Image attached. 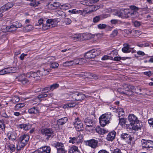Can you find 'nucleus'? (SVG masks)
<instances>
[{
    "mask_svg": "<svg viewBox=\"0 0 153 153\" xmlns=\"http://www.w3.org/2000/svg\"><path fill=\"white\" fill-rule=\"evenodd\" d=\"M55 145L57 150L60 149L64 147L63 144L62 143L57 142L55 144Z\"/></svg>",
    "mask_w": 153,
    "mask_h": 153,
    "instance_id": "nucleus-45",
    "label": "nucleus"
},
{
    "mask_svg": "<svg viewBox=\"0 0 153 153\" xmlns=\"http://www.w3.org/2000/svg\"><path fill=\"white\" fill-rule=\"evenodd\" d=\"M48 96V95L45 93H42V94L39 95L38 96V99H40L45 98Z\"/></svg>",
    "mask_w": 153,
    "mask_h": 153,
    "instance_id": "nucleus-54",
    "label": "nucleus"
},
{
    "mask_svg": "<svg viewBox=\"0 0 153 153\" xmlns=\"http://www.w3.org/2000/svg\"><path fill=\"white\" fill-rule=\"evenodd\" d=\"M71 21L70 19L66 18L64 20V22L65 24L69 25L71 23Z\"/></svg>",
    "mask_w": 153,
    "mask_h": 153,
    "instance_id": "nucleus-60",
    "label": "nucleus"
},
{
    "mask_svg": "<svg viewBox=\"0 0 153 153\" xmlns=\"http://www.w3.org/2000/svg\"><path fill=\"white\" fill-rule=\"evenodd\" d=\"M12 68H7L0 71V75H3L7 74L13 73Z\"/></svg>",
    "mask_w": 153,
    "mask_h": 153,
    "instance_id": "nucleus-14",
    "label": "nucleus"
},
{
    "mask_svg": "<svg viewBox=\"0 0 153 153\" xmlns=\"http://www.w3.org/2000/svg\"><path fill=\"white\" fill-rule=\"evenodd\" d=\"M33 29V26L30 25L26 26L24 28L23 30L25 32L30 31Z\"/></svg>",
    "mask_w": 153,
    "mask_h": 153,
    "instance_id": "nucleus-29",
    "label": "nucleus"
},
{
    "mask_svg": "<svg viewBox=\"0 0 153 153\" xmlns=\"http://www.w3.org/2000/svg\"><path fill=\"white\" fill-rule=\"evenodd\" d=\"M121 137L122 138L126 140L128 142H130L132 140V137L128 134L123 133L121 134Z\"/></svg>",
    "mask_w": 153,
    "mask_h": 153,
    "instance_id": "nucleus-15",
    "label": "nucleus"
},
{
    "mask_svg": "<svg viewBox=\"0 0 153 153\" xmlns=\"http://www.w3.org/2000/svg\"><path fill=\"white\" fill-rule=\"evenodd\" d=\"M39 4V1L36 0L32 2H31L30 3V5L31 6L36 7Z\"/></svg>",
    "mask_w": 153,
    "mask_h": 153,
    "instance_id": "nucleus-48",
    "label": "nucleus"
},
{
    "mask_svg": "<svg viewBox=\"0 0 153 153\" xmlns=\"http://www.w3.org/2000/svg\"><path fill=\"white\" fill-rule=\"evenodd\" d=\"M41 132L42 134L47 136V139H48L49 137H52L53 136L52 130L51 128H44L42 129Z\"/></svg>",
    "mask_w": 153,
    "mask_h": 153,
    "instance_id": "nucleus-7",
    "label": "nucleus"
},
{
    "mask_svg": "<svg viewBox=\"0 0 153 153\" xmlns=\"http://www.w3.org/2000/svg\"><path fill=\"white\" fill-rule=\"evenodd\" d=\"M6 30L5 31L11 32L15 31L16 30V28L14 27L13 25H11L10 26H8L6 27Z\"/></svg>",
    "mask_w": 153,
    "mask_h": 153,
    "instance_id": "nucleus-30",
    "label": "nucleus"
},
{
    "mask_svg": "<svg viewBox=\"0 0 153 153\" xmlns=\"http://www.w3.org/2000/svg\"><path fill=\"white\" fill-rule=\"evenodd\" d=\"M59 86V84L57 83L53 84L50 86V90L51 91H53L54 89L58 88Z\"/></svg>",
    "mask_w": 153,
    "mask_h": 153,
    "instance_id": "nucleus-46",
    "label": "nucleus"
},
{
    "mask_svg": "<svg viewBox=\"0 0 153 153\" xmlns=\"http://www.w3.org/2000/svg\"><path fill=\"white\" fill-rule=\"evenodd\" d=\"M118 33V30L117 29H115L110 34V36L111 38H114L117 36Z\"/></svg>",
    "mask_w": 153,
    "mask_h": 153,
    "instance_id": "nucleus-38",
    "label": "nucleus"
},
{
    "mask_svg": "<svg viewBox=\"0 0 153 153\" xmlns=\"http://www.w3.org/2000/svg\"><path fill=\"white\" fill-rule=\"evenodd\" d=\"M29 139V135L27 134H24L20 137L19 141L20 143L19 145L17 146V150H19L20 149L23 148L27 143Z\"/></svg>",
    "mask_w": 153,
    "mask_h": 153,
    "instance_id": "nucleus-2",
    "label": "nucleus"
},
{
    "mask_svg": "<svg viewBox=\"0 0 153 153\" xmlns=\"http://www.w3.org/2000/svg\"><path fill=\"white\" fill-rule=\"evenodd\" d=\"M123 16L126 18H128L130 17L131 13V11H130L126 9L123 10Z\"/></svg>",
    "mask_w": 153,
    "mask_h": 153,
    "instance_id": "nucleus-28",
    "label": "nucleus"
},
{
    "mask_svg": "<svg viewBox=\"0 0 153 153\" xmlns=\"http://www.w3.org/2000/svg\"><path fill=\"white\" fill-rule=\"evenodd\" d=\"M70 153H80L78 147L76 146L71 147L69 149Z\"/></svg>",
    "mask_w": 153,
    "mask_h": 153,
    "instance_id": "nucleus-27",
    "label": "nucleus"
},
{
    "mask_svg": "<svg viewBox=\"0 0 153 153\" xmlns=\"http://www.w3.org/2000/svg\"><path fill=\"white\" fill-rule=\"evenodd\" d=\"M67 152L65 150V147L57 150V153H65Z\"/></svg>",
    "mask_w": 153,
    "mask_h": 153,
    "instance_id": "nucleus-62",
    "label": "nucleus"
},
{
    "mask_svg": "<svg viewBox=\"0 0 153 153\" xmlns=\"http://www.w3.org/2000/svg\"><path fill=\"white\" fill-rule=\"evenodd\" d=\"M49 6L51 10H54L56 9L58 7L60 8V4L59 2H54L49 5Z\"/></svg>",
    "mask_w": 153,
    "mask_h": 153,
    "instance_id": "nucleus-24",
    "label": "nucleus"
},
{
    "mask_svg": "<svg viewBox=\"0 0 153 153\" xmlns=\"http://www.w3.org/2000/svg\"><path fill=\"white\" fill-rule=\"evenodd\" d=\"M78 95H79V92H73L69 95V99L72 101H76Z\"/></svg>",
    "mask_w": 153,
    "mask_h": 153,
    "instance_id": "nucleus-20",
    "label": "nucleus"
},
{
    "mask_svg": "<svg viewBox=\"0 0 153 153\" xmlns=\"http://www.w3.org/2000/svg\"><path fill=\"white\" fill-rule=\"evenodd\" d=\"M130 8L131 10V11H136L138 10L139 9V8L134 6V5H131L130 6Z\"/></svg>",
    "mask_w": 153,
    "mask_h": 153,
    "instance_id": "nucleus-59",
    "label": "nucleus"
},
{
    "mask_svg": "<svg viewBox=\"0 0 153 153\" xmlns=\"http://www.w3.org/2000/svg\"><path fill=\"white\" fill-rule=\"evenodd\" d=\"M131 15L130 17H131L132 18L136 17L138 16L139 14L138 12L136 11H131Z\"/></svg>",
    "mask_w": 153,
    "mask_h": 153,
    "instance_id": "nucleus-47",
    "label": "nucleus"
},
{
    "mask_svg": "<svg viewBox=\"0 0 153 153\" xmlns=\"http://www.w3.org/2000/svg\"><path fill=\"white\" fill-rule=\"evenodd\" d=\"M99 8V6L95 5H93L89 7V11L90 12L95 11Z\"/></svg>",
    "mask_w": 153,
    "mask_h": 153,
    "instance_id": "nucleus-44",
    "label": "nucleus"
},
{
    "mask_svg": "<svg viewBox=\"0 0 153 153\" xmlns=\"http://www.w3.org/2000/svg\"><path fill=\"white\" fill-rule=\"evenodd\" d=\"M46 22L50 25V27H55L57 25V21L54 19H49L46 21Z\"/></svg>",
    "mask_w": 153,
    "mask_h": 153,
    "instance_id": "nucleus-19",
    "label": "nucleus"
},
{
    "mask_svg": "<svg viewBox=\"0 0 153 153\" xmlns=\"http://www.w3.org/2000/svg\"><path fill=\"white\" fill-rule=\"evenodd\" d=\"M57 13L59 16L62 18L65 17V13L62 11L58 10L57 11Z\"/></svg>",
    "mask_w": 153,
    "mask_h": 153,
    "instance_id": "nucleus-57",
    "label": "nucleus"
},
{
    "mask_svg": "<svg viewBox=\"0 0 153 153\" xmlns=\"http://www.w3.org/2000/svg\"><path fill=\"white\" fill-rule=\"evenodd\" d=\"M74 126L77 131H82L84 129L83 125L79 118L75 119V122L74 123Z\"/></svg>",
    "mask_w": 153,
    "mask_h": 153,
    "instance_id": "nucleus-5",
    "label": "nucleus"
},
{
    "mask_svg": "<svg viewBox=\"0 0 153 153\" xmlns=\"http://www.w3.org/2000/svg\"><path fill=\"white\" fill-rule=\"evenodd\" d=\"M83 59L82 58L76 59H74L72 60V61L73 62V65L82 64V60Z\"/></svg>",
    "mask_w": 153,
    "mask_h": 153,
    "instance_id": "nucleus-31",
    "label": "nucleus"
},
{
    "mask_svg": "<svg viewBox=\"0 0 153 153\" xmlns=\"http://www.w3.org/2000/svg\"><path fill=\"white\" fill-rule=\"evenodd\" d=\"M5 147L10 149L11 152H14L16 149L15 145L9 142H7L6 143Z\"/></svg>",
    "mask_w": 153,
    "mask_h": 153,
    "instance_id": "nucleus-17",
    "label": "nucleus"
},
{
    "mask_svg": "<svg viewBox=\"0 0 153 153\" xmlns=\"http://www.w3.org/2000/svg\"><path fill=\"white\" fill-rule=\"evenodd\" d=\"M100 16H101V20L103 19H104L107 18L110 16V15L109 14H102L101 15H100Z\"/></svg>",
    "mask_w": 153,
    "mask_h": 153,
    "instance_id": "nucleus-64",
    "label": "nucleus"
},
{
    "mask_svg": "<svg viewBox=\"0 0 153 153\" xmlns=\"http://www.w3.org/2000/svg\"><path fill=\"white\" fill-rule=\"evenodd\" d=\"M7 136L9 140L14 141L16 140L17 137V134L15 132H9Z\"/></svg>",
    "mask_w": 153,
    "mask_h": 153,
    "instance_id": "nucleus-16",
    "label": "nucleus"
},
{
    "mask_svg": "<svg viewBox=\"0 0 153 153\" xmlns=\"http://www.w3.org/2000/svg\"><path fill=\"white\" fill-rule=\"evenodd\" d=\"M131 58L130 57H119V56H116L114 58L113 60L115 61H120V60L121 59H122L123 60H125L126 59H130Z\"/></svg>",
    "mask_w": 153,
    "mask_h": 153,
    "instance_id": "nucleus-34",
    "label": "nucleus"
},
{
    "mask_svg": "<svg viewBox=\"0 0 153 153\" xmlns=\"http://www.w3.org/2000/svg\"><path fill=\"white\" fill-rule=\"evenodd\" d=\"M45 24H43L42 27V29L43 30H45L48 29L50 27V25L46 22Z\"/></svg>",
    "mask_w": 153,
    "mask_h": 153,
    "instance_id": "nucleus-52",
    "label": "nucleus"
},
{
    "mask_svg": "<svg viewBox=\"0 0 153 153\" xmlns=\"http://www.w3.org/2000/svg\"><path fill=\"white\" fill-rule=\"evenodd\" d=\"M73 62L72 61V60L66 61L63 63V65L65 66L73 65Z\"/></svg>",
    "mask_w": 153,
    "mask_h": 153,
    "instance_id": "nucleus-51",
    "label": "nucleus"
},
{
    "mask_svg": "<svg viewBox=\"0 0 153 153\" xmlns=\"http://www.w3.org/2000/svg\"><path fill=\"white\" fill-rule=\"evenodd\" d=\"M1 128L2 130L5 129V125L4 123V121L3 120L0 121V128Z\"/></svg>",
    "mask_w": 153,
    "mask_h": 153,
    "instance_id": "nucleus-63",
    "label": "nucleus"
},
{
    "mask_svg": "<svg viewBox=\"0 0 153 153\" xmlns=\"http://www.w3.org/2000/svg\"><path fill=\"white\" fill-rule=\"evenodd\" d=\"M94 35H92V34L88 33H85L81 34V38L80 40H89Z\"/></svg>",
    "mask_w": 153,
    "mask_h": 153,
    "instance_id": "nucleus-11",
    "label": "nucleus"
},
{
    "mask_svg": "<svg viewBox=\"0 0 153 153\" xmlns=\"http://www.w3.org/2000/svg\"><path fill=\"white\" fill-rule=\"evenodd\" d=\"M41 153H50L51 148L49 146H44L40 149Z\"/></svg>",
    "mask_w": 153,
    "mask_h": 153,
    "instance_id": "nucleus-25",
    "label": "nucleus"
},
{
    "mask_svg": "<svg viewBox=\"0 0 153 153\" xmlns=\"http://www.w3.org/2000/svg\"><path fill=\"white\" fill-rule=\"evenodd\" d=\"M131 33L133 36L137 37L141 34L142 33L140 31L133 30H131Z\"/></svg>",
    "mask_w": 153,
    "mask_h": 153,
    "instance_id": "nucleus-32",
    "label": "nucleus"
},
{
    "mask_svg": "<svg viewBox=\"0 0 153 153\" xmlns=\"http://www.w3.org/2000/svg\"><path fill=\"white\" fill-rule=\"evenodd\" d=\"M100 53V50L93 49L86 53L85 57L87 59L94 58Z\"/></svg>",
    "mask_w": 153,
    "mask_h": 153,
    "instance_id": "nucleus-3",
    "label": "nucleus"
},
{
    "mask_svg": "<svg viewBox=\"0 0 153 153\" xmlns=\"http://www.w3.org/2000/svg\"><path fill=\"white\" fill-rule=\"evenodd\" d=\"M68 119L67 117H65L58 120L57 124L58 125H62L64 124L68 121Z\"/></svg>",
    "mask_w": 153,
    "mask_h": 153,
    "instance_id": "nucleus-26",
    "label": "nucleus"
},
{
    "mask_svg": "<svg viewBox=\"0 0 153 153\" xmlns=\"http://www.w3.org/2000/svg\"><path fill=\"white\" fill-rule=\"evenodd\" d=\"M85 97V95L82 93L79 92V95H78L76 101H81L84 99Z\"/></svg>",
    "mask_w": 153,
    "mask_h": 153,
    "instance_id": "nucleus-36",
    "label": "nucleus"
},
{
    "mask_svg": "<svg viewBox=\"0 0 153 153\" xmlns=\"http://www.w3.org/2000/svg\"><path fill=\"white\" fill-rule=\"evenodd\" d=\"M131 126L132 127L131 128L134 130H138L141 129V126L140 125L138 121H137L134 124L131 125ZM129 128H131V127H129Z\"/></svg>",
    "mask_w": 153,
    "mask_h": 153,
    "instance_id": "nucleus-21",
    "label": "nucleus"
},
{
    "mask_svg": "<svg viewBox=\"0 0 153 153\" xmlns=\"http://www.w3.org/2000/svg\"><path fill=\"white\" fill-rule=\"evenodd\" d=\"M84 123L86 125V129L90 131L92 130L94 127L93 125L94 122L91 119L88 118H85L84 120Z\"/></svg>",
    "mask_w": 153,
    "mask_h": 153,
    "instance_id": "nucleus-4",
    "label": "nucleus"
},
{
    "mask_svg": "<svg viewBox=\"0 0 153 153\" xmlns=\"http://www.w3.org/2000/svg\"><path fill=\"white\" fill-rule=\"evenodd\" d=\"M20 99L17 96H15L13 97L12 99L10 100V101L13 102L14 103H15L19 101Z\"/></svg>",
    "mask_w": 153,
    "mask_h": 153,
    "instance_id": "nucleus-37",
    "label": "nucleus"
},
{
    "mask_svg": "<svg viewBox=\"0 0 153 153\" xmlns=\"http://www.w3.org/2000/svg\"><path fill=\"white\" fill-rule=\"evenodd\" d=\"M116 135V133L114 132H111L107 135L106 139L109 141H112Z\"/></svg>",
    "mask_w": 153,
    "mask_h": 153,
    "instance_id": "nucleus-22",
    "label": "nucleus"
},
{
    "mask_svg": "<svg viewBox=\"0 0 153 153\" xmlns=\"http://www.w3.org/2000/svg\"><path fill=\"white\" fill-rule=\"evenodd\" d=\"M120 21L118 19H113L111 20L110 22L112 24L116 25L118 24V22Z\"/></svg>",
    "mask_w": 153,
    "mask_h": 153,
    "instance_id": "nucleus-61",
    "label": "nucleus"
},
{
    "mask_svg": "<svg viewBox=\"0 0 153 153\" xmlns=\"http://www.w3.org/2000/svg\"><path fill=\"white\" fill-rule=\"evenodd\" d=\"M28 112L30 114H37L39 113V110L37 107H33L28 109Z\"/></svg>",
    "mask_w": 153,
    "mask_h": 153,
    "instance_id": "nucleus-18",
    "label": "nucleus"
},
{
    "mask_svg": "<svg viewBox=\"0 0 153 153\" xmlns=\"http://www.w3.org/2000/svg\"><path fill=\"white\" fill-rule=\"evenodd\" d=\"M33 74L34 76V79L35 80H38L40 79V76L39 75L38 71H37L36 73L33 72Z\"/></svg>",
    "mask_w": 153,
    "mask_h": 153,
    "instance_id": "nucleus-40",
    "label": "nucleus"
},
{
    "mask_svg": "<svg viewBox=\"0 0 153 153\" xmlns=\"http://www.w3.org/2000/svg\"><path fill=\"white\" fill-rule=\"evenodd\" d=\"M96 131L98 134H103L108 132L107 130L104 129L103 128H102L100 127H97L95 128Z\"/></svg>",
    "mask_w": 153,
    "mask_h": 153,
    "instance_id": "nucleus-23",
    "label": "nucleus"
},
{
    "mask_svg": "<svg viewBox=\"0 0 153 153\" xmlns=\"http://www.w3.org/2000/svg\"><path fill=\"white\" fill-rule=\"evenodd\" d=\"M141 143L143 147L145 148H153V141L151 140L143 139L141 141Z\"/></svg>",
    "mask_w": 153,
    "mask_h": 153,
    "instance_id": "nucleus-6",
    "label": "nucleus"
},
{
    "mask_svg": "<svg viewBox=\"0 0 153 153\" xmlns=\"http://www.w3.org/2000/svg\"><path fill=\"white\" fill-rule=\"evenodd\" d=\"M13 5V3L12 2H8L5 4L3 7L4 8V10H6L12 7Z\"/></svg>",
    "mask_w": 153,
    "mask_h": 153,
    "instance_id": "nucleus-33",
    "label": "nucleus"
},
{
    "mask_svg": "<svg viewBox=\"0 0 153 153\" xmlns=\"http://www.w3.org/2000/svg\"><path fill=\"white\" fill-rule=\"evenodd\" d=\"M119 124L123 127H129V124H128L126 121V120L123 118H119Z\"/></svg>",
    "mask_w": 153,
    "mask_h": 153,
    "instance_id": "nucleus-13",
    "label": "nucleus"
},
{
    "mask_svg": "<svg viewBox=\"0 0 153 153\" xmlns=\"http://www.w3.org/2000/svg\"><path fill=\"white\" fill-rule=\"evenodd\" d=\"M19 81L21 82L23 84H26L28 83L29 82V81L27 79L24 78L23 79H21L20 78V77H19Z\"/></svg>",
    "mask_w": 153,
    "mask_h": 153,
    "instance_id": "nucleus-56",
    "label": "nucleus"
},
{
    "mask_svg": "<svg viewBox=\"0 0 153 153\" xmlns=\"http://www.w3.org/2000/svg\"><path fill=\"white\" fill-rule=\"evenodd\" d=\"M19 127L21 128H23L25 130H27L30 128L29 125L24 124L20 125Z\"/></svg>",
    "mask_w": 153,
    "mask_h": 153,
    "instance_id": "nucleus-41",
    "label": "nucleus"
},
{
    "mask_svg": "<svg viewBox=\"0 0 153 153\" xmlns=\"http://www.w3.org/2000/svg\"><path fill=\"white\" fill-rule=\"evenodd\" d=\"M25 105V104L24 103H19L16 105L15 106V108L16 110H19L23 107Z\"/></svg>",
    "mask_w": 153,
    "mask_h": 153,
    "instance_id": "nucleus-35",
    "label": "nucleus"
},
{
    "mask_svg": "<svg viewBox=\"0 0 153 153\" xmlns=\"http://www.w3.org/2000/svg\"><path fill=\"white\" fill-rule=\"evenodd\" d=\"M72 38L73 40L76 41L77 39L80 40L81 38V34H75L72 36Z\"/></svg>",
    "mask_w": 153,
    "mask_h": 153,
    "instance_id": "nucleus-43",
    "label": "nucleus"
},
{
    "mask_svg": "<svg viewBox=\"0 0 153 153\" xmlns=\"http://www.w3.org/2000/svg\"><path fill=\"white\" fill-rule=\"evenodd\" d=\"M111 117V113H107L102 115L99 118L100 123L101 125L104 127L109 123Z\"/></svg>",
    "mask_w": 153,
    "mask_h": 153,
    "instance_id": "nucleus-1",
    "label": "nucleus"
},
{
    "mask_svg": "<svg viewBox=\"0 0 153 153\" xmlns=\"http://www.w3.org/2000/svg\"><path fill=\"white\" fill-rule=\"evenodd\" d=\"M86 144L92 148H95L97 146L98 141L95 139H92L87 141Z\"/></svg>",
    "mask_w": 153,
    "mask_h": 153,
    "instance_id": "nucleus-9",
    "label": "nucleus"
},
{
    "mask_svg": "<svg viewBox=\"0 0 153 153\" xmlns=\"http://www.w3.org/2000/svg\"><path fill=\"white\" fill-rule=\"evenodd\" d=\"M101 16L100 15L96 16L93 19V22L94 23H97L101 20Z\"/></svg>",
    "mask_w": 153,
    "mask_h": 153,
    "instance_id": "nucleus-50",
    "label": "nucleus"
},
{
    "mask_svg": "<svg viewBox=\"0 0 153 153\" xmlns=\"http://www.w3.org/2000/svg\"><path fill=\"white\" fill-rule=\"evenodd\" d=\"M71 7V5L69 4H65L62 5H60V8L63 10H67Z\"/></svg>",
    "mask_w": 153,
    "mask_h": 153,
    "instance_id": "nucleus-42",
    "label": "nucleus"
},
{
    "mask_svg": "<svg viewBox=\"0 0 153 153\" xmlns=\"http://www.w3.org/2000/svg\"><path fill=\"white\" fill-rule=\"evenodd\" d=\"M97 27L99 29H104L107 27V25L104 24H100L97 25Z\"/></svg>",
    "mask_w": 153,
    "mask_h": 153,
    "instance_id": "nucleus-49",
    "label": "nucleus"
},
{
    "mask_svg": "<svg viewBox=\"0 0 153 153\" xmlns=\"http://www.w3.org/2000/svg\"><path fill=\"white\" fill-rule=\"evenodd\" d=\"M108 10L109 12L113 13V14L115 16H117L121 18H122L123 17V10H121L120 9L115 10L109 9Z\"/></svg>",
    "mask_w": 153,
    "mask_h": 153,
    "instance_id": "nucleus-8",
    "label": "nucleus"
},
{
    "mask_svg": "<svg viewBox=\"0 0 153 153\" xmlns=\"http://www.w3.org/2000/svg\"><path fill=\"white\" fill-rule=\"evenodd\" d=\"M84 4L90 7L94 4V3L92 0H89V1H86Z\"/></svg>",
    "mask_w": 153,
    "mask_h": 153,
    "instance_id": "nucleus-53",
    "label": "nucleus"
},
{
    "mask_svg": "<svg viewBox=\"0 0 153 153\" xmlns=\"http://www.w3.org/2000/svg\"><path fill=\"white\" fill-rule=\"evenodd\" d=\"M59 64L57 62H53L51 63L50 65L51 68H54L58 67Z\"/></svg>",
    "mask_w": 153,
    "mask_h": 153,
    "instance_id": "nucleus-58",
    "label": "nucleus"
},
{
    "mask_svg": "<svg viewBox=\"0 0 153 153\" xmlns=\"http://www.w3.org/2000/svg\"><path fill=\"white\" fill-rule=\"evenodd\" d=\"M128 120L130 122V124L131 125L134 124L135 122L138 121L137 118L134 114H130L128 116Z\"/></svg>",
    "mask_w": 153,
    "mask_h": 153,
    "instance_id": "nucleus-12",
    "label": "nucleus"
},
{
    "mask_svg": "<svg viewBox=\"0 0 153 153\" xmlns=\"http://www.w3.org/2000/svg\"><path fill=\"white\" fill-rule=\"evenodd\" d=\"M13 25L14 27L16 28V29H17L18 28L21 27L22 26V24L18 22H15L13 24Z\"/></svg>",
    "mask_w": 153,
    "mask_h": 153,
    "instance_id": "nucleus-55",
    "label": "nucleus"
},
{
    "mask_svg": "<svg viewBox=\"0 0 153 153\" xmlns=\"http://www.w3.org/2000/svg\"><path fill=\"white\" fill-rule=\"evenodd\" d=\"M69 138L70 140H69V142L70 143H72L73 144L75 143H79V141L78 140L77 138L76 137H70Z\"/></svg>",
    "mask_w": 153,
    "mask_h": 153,
    "instance_id": "nucleus-39",
    "label": "nucleus"
},
{
    "mask_svg": "<svg viewBox=\"0 0 153 153\" xmlns=\"http://www.w3.org/2000/svg\"><path fill=\"white\" fill-rule=\"evenodd\" d=\"M124 47L122 48V51L124 53H128L131 52L134 53L135 52V50L133 48H130V46L128 44H125L123 45Z\"/></svg>",
    "mask_w": 153,
    "mask_h": 153,
    "instance_id": "nucleus-10",
    "label": "nucleus"
}]
</instances>
